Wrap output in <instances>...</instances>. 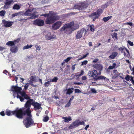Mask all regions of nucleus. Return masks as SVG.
Wrapping results in <instances>:
<instances>
[{
    "label": "nucleus",
    "mask_w": 134,
    "mask_h": 134,
    "mask_svg": "<svg viewBox=\"0 0 134 134\" xmlns=\"http://www.w3.org/2000/svg\"><path fill=\"white\" fill-rule=\"evenodd\" d=\"M79 27L78 25L75 24L74 21H72L64 24L59 31L61 32H64L66 34L70 35L74 30L78 29Z\"/></svg>",
    "instance_id": "nucleus-1"
},
{
    "label": "nucleus",
    "mask_w": 134,
    "mask_h": 134,
    "mask_svg": "<svg viewBox=\"0 0 134 134\" xmlns=\"http://www.w3.org/2000/svg\"><path fill=\"white\" fill-rule=\"evenodd\" d=\"M41 16L47 17L45 23L47 24H51L54 23L56 21L59 20V16L57 13L53 11L49 12V13L42 14Z\"/></svg>",
    "instance_id": "nucleus-2"
},
{
    "label": "nucleus",
    "mask_w": 134,
    "mask_h": 134,
    "mask_svg": "<svg viewBox=\"0 0 134 134\" xmlns=\"http://www.w3.org/2000/svg\"><path fill=\"white\" fill-rule=\"evenodd\" d=\"M34 101V99H30L26 102L24 107L19 109L23 119L26 115V114L31 113L30 108Z\"/></svg>",
    "instance_id": "nucleus-3"
},
{
    "label": "nucleus",
    "mask_w": 134,
    "mask_h": 134,
    "mask_svg": "<svg viewBox=\"0 0 134 134\" xmlns=\"http://www.w3.org/2000/svg\"><path fill=\"white\" fill-rule=\"evenodd\" d=\"M27 116L23 121V123L26 128H29L31 126L35 125L36 123H34V121L32 118L31 113L26 114Z\"/></svg>",
    "instance_id": "nucleus-4"
},
{
    "label": "nucleus",
    "mask_w": 134,
    "mask_h": 134,
    "mask_svg": "<svg viewBox=\"0 0 134 134\" xmlns=\"http://www.w3.org/2000/svg\"><path fill=\"white\" fill-rule=\"evenodd\" d=\"M5 113L6 115L8 116H9L13 115L19 119H23L19 109H16L13 111L9 110L7 109Z\"/></svg>",
    "instance_id": "nucleus-5"
},
{
    "label": "nucleus",
    "mask_w": 134,
    "mask_h": 134,
    "mask_svg": "<svg viewBox=\"0 0 134 134\" xmlns=\"http://www.w3.org/2000/svg\"><path fill=\"white\" fill-rule=\"evenodd\" d=\"M84 125V121L81 122L79 120H76L69 126V128L70 129H72L80 125Z\"/></svg>",
    "instance_id": "nucleus-6"
},
{
    "label": "nucleus",
    "mask_w": 134,
    "mask_h": 134,
    "mask_svg": "<svg viewBox=\"0 0 134 134\" xmlns=\"http://www.w3.org/2000/svg\"><path fill=\"white\" fill-rule=\"evenodd\" d=\"M62 24V22L60 21H57L52 26V28L53 30H56L60 27Z\"/></svg>",
    "instance_id": "nucleus-7"
},
{
    "label": "nucleus",
    "mask_w": 134,
    "mask_h": 134,
    "mask_svg": "<svg viewBox=\"0 0 134 134\" xmlns=\"http://www.w3.org/2000/svg\"><path fill=\"white\" fill-rule=\"evenodd\" d=\"M2 23L4 26L5 27H11L13 24L14 22L10 21H6L5 20H2Z\"/></svg>",
    "instance_id": "nucleus-8"
},
{
    "label": "nucleus",
    "mask_w": 134,
    "mask_h": 134,
    "mask_svg": "<svg viewBox=\"0 0 134 134\" xmlns=\"http://www.w3.org/2000/svg\"><path fill=\"white\" fill-rule=\"evenodd\" d=\"M32 105L34 107V109L35 110L40 109H41V110H42V108L41 107V104L35 102L34 100V101L32 102Z\"/></svg>",
    "instance_id": "nucleus-9"
},
{
    "label": "nucleus",
    "mask_w": 134,
    "mask_h": 134,
    "mask_svg": "<svg viewBox=\"0 0 134 134\" xmlns=\"http://www.w3.org/2000/svg\"><path fill=\"white\" fill-rule=\"evenodd\" d=\"M33 24L40 26H43L44 24V21L41 19H37L34 21Z\"/></svg>",
    "instance_id": "nucleus-10"
},
{
    "label": "nucleus",
    "mask_w": 134,
    "mask_h": 134,
    "mask_svg": "<svg viewBox=\"0 0 134 134\" xmlns=\"http://www.w3.org/2000/svg\"><path fill=\"white\" fill-rule=\"evenodd\" d=\"M20 39L18 38L13 41H9L6 43V45L9 47H12L18 43L19 42Z\"/></svg>",
    "instance_id": "nucleus-11"
},
{
    "label": "nucleus",
    "mask_w": 134,
    "mask_h": 134,
    "mask_svg": "<svg viewBox=\"0 0 134 134\" xmlns=\"http://www.w3.org/2000/svg\"><path fill=\"white\" fill-rule=\"evenodd\" d=\"M98 74L97 71L95 70L89 71L88 73V75L93 78L96 77Z\"/></svg>",
    "instance_id": "nucleus-12"
},
{
    "label": "nucleus",
    "mask_w": 134,
    "mask_h": 134,
    "mask_svg": "<svg viewBox=\"0 0 134 134\" xmlns=\"http://www.w3.org/2000/svg\"><path fill=\"white\" fill-rule=\"evenodd\" d=\"M5 1V5L3 7L4 8L6 9H8L11 4L14 2L13 0H6Z\"/></svg>",
    "instance_id": "nucleus-13"
},
{
    "label": "nucleus",
    "mask_w": 134,
    "mask_h": 134,
    "mask_svg": "<svg viewBox=\"0 0 134 134\" xmlns=\"http://www.w3.org/2000/svg\"><path fill=\"white\" fill-rule=\"evenodd\" d=\"M22 90L21 87H18L16 85L15 86H12L11 88V90L13 92H16L17 93H20Z\"/></svg>",
    "instance_id": "nucleus-14"
},
{
    "label": "nucleus",
    "mask_w": 134,
    "mask_h": 134,
    "mask_svg": "<svg viewBox=\"0 0 134 134\" xmlns=\"http://www.w3.org/2000/svg\"><path fill=\"white\" fill-rule=\"evenodd\" d=\"M84 7V3H80L75 4L74 6L75 9L79 10H82Z\"/></svg>",
    "instance_id": "nucleus-15"
},
{
    "label": "nucleus",
    "mask_w": 134,
    "mask_h": 134,
    "mask_svg": "<svg viewBox=\"0 0 134 134\" xmlns=\"http://www.w3.org/2000/svg\"><path fill=\"white\" fill-rule=\"evenodd\" d=\"M92 67L96 69L99 70L100 71L102 70L103 68V66L100 64L93 65Z\"/></svg>",
    "instance_id": "nucleus-16"
},
{
    "label": "nucleus",
    "mask_w": 134,
    "mask_h": 134,
    "mask_svg": "<svg viewBox=\"0 0 134 134\" xmlns=\"http://www.w3.org/2000/svg\"><path fill=\"white\" fill-rule=\"evenodd\" d=\"M99 16V15L97 14L96 12L93 13L90 15L91 17L93 19V20L94 21L96 19H97Z\"/></svg>",
    "instance_id": "nucleus-17"
},
{
    "label": "nucleus",
    "mask_w": 134,
    "mask_h": 134,
    "mask_svg": "<svg viewBox=\"0 0 134 134\" xmlns=\"http://www.w3.org/2000/svg\"><path fill=\"white\" fill-rule=\"evenodd\" d=\"M125 79L127 81H130L132 84L134 85V81L133 79V77L127 75L125 77Z\"/></svg>",
    "instance_id": "nucleus-18"
},
{
    "label": "nucleus",
    "mask_w": 134,
    "mask_h": 134,
    "mask_svg": "<svg viewBox=\"0 0 134 134\" xmlns=\"http://www.w3.org/2000/svg\"><path fill=\"white\" fill-rule=\"evenodd\" d=\"M10 50V51L12 53H16L18 51V48L17 46L14 45L11 47Z\"/></svg>",
    "instance_id": "nucleus-19"
},
{
    "label": "nucleus",
    "mask_w": 134,
    "mask_h": 134,
    "mask_svg": "<svg viewBox=\"0 0 134 134\" xmlns=\"http://www.w3.org/2000/svg\"><path fill=\"white\" fill-rule=\"evenodd\" d=\"M37 12H34L33 13H31V16L30 17L28 18V19H35L36 18H37L38 17V15H36V14L37 13Z\"/></svg>",
    "instance_id": "nucleus-20"
},
{
    "label": "nucleus",
    "mask_w": 134,
    "mask_h": 134,
    "mask_svg": "<svg viewBox=\"0 0 134 134\" xmlns=\"http://www.w3.org/2000/svg\"><path fill=\"white\" fill-rule=\"evenodd\" d=\"M83 33V31L81 30L78 31L76 36V38L78 39L81 38L82 36V35Z\"/></svg>",
    "instance_id": "nucleus-21"
},
{
    "label": "nucleus",
    "mask_w": 134,
    "mask_h": 134,
    "mask_svg": "<svg viewBox=\"0 0 134 134\" xmlns=\"http://www.w3.org/2000/svg\"><path fill=\"white\" fill-rule=\"evenodd\" d=\"M32 10L31 9H29L27 10L24 13V15L25 16H30L31 15Z\"/></svg>",
    "instance_id": "nucleus-22"
},
{
    "label": "nucleus",
    "mask_w": 134,
    "mask_h": 134,
    "mask_svg": "<svg viewBox=\"0 0 134 134\" xmlns=\"http://www.w3.org/2000/svg\"><path fill=\"white\" fill-rule=\"evenodd\" d=\"M113 73L114 74L112 77V78L113 79H115L116 77L119 76L120 74L116 70H114L113 71Z\"/></svg>",
    "instance_id": "nucleus-23"
},
{
    "label": "nucleus",
    "mask_w": 134,
    "mask_h": 134,
    "mask_svg": "<svg viewBox=\"0 0 134 134\" xmlns=\"http://www.w3.org/2000/svg\"><path fill=\"white\" fill-rule=\"evenodd\" d=\"M105 79L106 81H108L109 80V79L106 78L104 76H99L98 77H96L95 79H94V80H97L100 79Z\"/></svg>",
    "instance_id": "nucleus-24"
},
{
    "label": "nucleus",
    "mask_w": 134,
    "mask_h": 134,
    "mask_svg": "<svg viewBox=\"0 0 134 134\" xmlns=\"http://www.w3.org/2000/svg\"><path fill=\"white\" fill-rule=\"evenodd\" d=\"M83 70H82L80 73L78 72L75 74L74 76H76V79L78 80L79 77L81 76L83 74Z\"/></svg>",
    "instance_id": "nucleus-25"
},
{
    "label": "nucleus",
    "mask_w": 134,
    "mask_h": 134,
    "mask_svg": "<svg viewBox=\"0 0 134 134\" xmlns=\"http://www.w3.org/2000/svg\"><path fill=\"white\" fill-rule=\"evenodd\" d=\"M118 54V53L116 52H113L109 56V58L111 59H114L117 56Z\"/></svg>",
    "instance_id": "nucleus-26"
},
{
    "label": "nucleus",
    "mask_w": 134,
    "mask_h": 134,
    "mask_svg": "<svg viewBox=\"0 0 134 134\" xmlns=\"http://www.w3.org/2000/svg\"><path fill=\"white\" fill-rule=\"evenodd\" d=\"M63 119H64V122H68L72 120L71 117L70 116L68 117H63Z\"/></svg>",
    "instance_id": "nucleus-27"
},
{
    "label": "nucleus",
    "mask_w": 134,
    "mask_h": 134,
    "mask_svg": "<svg viewBox=\"0 0 134 134\" xmlns=\"http://www.w3.org/2000/svg\"><path fill=\"white\" fill-rule=\"evenodd\" d=\"M118 49L121 51L122 53L123 52H124L125 51V50L126 52L128 54H129V52L128 51V50L126 48L124 47H121L120 48H118Z\"/></svg>",
    "instance_id": "nucleus-28"
},
{
    "label": "nucleus",
    "mask_w": 134,
    "mask_h": 134,
    "mask_svg": "<svg viewBox=\"0 0 134 134\" xmlns=\"http://www.w3.org/2000/svg\"><path fill=\"white\" fill-rule=\"evenodd\" d=\"M74 90V88L73 87L71 88H69L67 90V92L66 93V94L70 95L73 92L72 90Z\"/></svg>",
    "instance_id": "nucleus-29"
},
{
    "label": "nucleus",
    "mask_w": 134,
    "mask_h": 134,
    "mask_svg": "<svg viewBox=\"0 0 134 134\" xmlns=\"http://www.w3.org/2000/svg\"><path fill=\"white\" fill-rule=\"evenodd\" d=\"M20 8V6L17 4H15L14 5L13 9L14 10H19Z\"/></svg>",
    "instance_id": "nucleus-30"
},
{
    "label": "nucleus",
    "mask_w": 134,
    "mask_h": 134,
    "mask_svg": "<svg viewBox=\"0 0 134 134\" xmlns=\"http://www.w3.org/2000/svg\"><path fill=\"white\" fill-rule=\"evenodd\" d=\"M112 17L111 16H109L107 17L104 18L102 20L104 22H106L109 19H110Z\"/></svg>",
    "instance_id": "nucleus-31"
},
{
    "label": "nucleus",
    "mask_w": 134,
    "mask_h": 134,
    "mask_svg": "<svg viewBox=\"0 0 134 134\" xmlns=\"http://www.w3.org/2000/svg\"><path fill=\"white\" fill-rule=\"evenodd\" d=\"M32 45L27 44L26 46H24L23 47V50H24L26 49H28L31 48V47H32Z\"/></svg>",
    "instance_id": "nucleus-32"
},
{
    "label": "nucleus",
    "mask_w": 134,
    "mask_h": 134,
    "mask_svg": "<svg viewBox=\"0 0 134 134\" xmlns=\"http://www.w3.org/2000/svg\"><path fill=\"white\" fill-rule=\"evenodd\" d=\"M49 119V118L48 116H45L43 117V121L44 122H47Z\"/></svg>",
    "instance_id": "nucleus-33"
},
{
    "label": "nucleus",
    "mask_w": 134,
    "mask_h": 134,
    "mask_svg": "<svg viewBox=\"0 0 134 134\" xmlns=\"http://www.w3.org/2000/svg\"><path fill=\"white\" fill-rule=\"evenodd\" d=\"M36 80V77L35 76H32L30 78V82H35Z\"/></svg>",
    "instance_id": "nucleus-34"
},
{
    "label": "nucleus",
    "mask_w": 134,
    "mask_h": 134,
    "mask_svg": "<svg viewBox=\"0 0 134 134\" xmlns=\"http://www.w3.org/2000/svg\"><path fill=\"white\" fill-rule=\"evenodd\" d=\"M58 79V78L57 77H53V79L50 81V82H57Z\"/></svg>",
    "instance_id": "nucleus-35"
},
{
    "label": "nucleus",
    "mask_w": 134,
    "mask_h": 134,
    "mask_svg": "<svg viewBox=\"0 0 134 134\" xmlns=\"http://www.w3.org/2000/svg\"><path fill=\"white\" fill-rule=\"evenodd\" d=\"M6 12L5 10H2L0 12V15L2 16H4Z\"/></svg>",
    "instance_id": "nucleus-36"
},
{
    "label": "nucleus",
    "mask_w": 134,
    "mask_h": 134,
    "mask_svg": "<svg viewBox=\"0 0 134 134\" xmlns=\"http://www.w3.org/2000/svg\"><path fill=\"white\" fill-rule=\"evenodd\" d=\"M96 12L97 14L99 15V16L100 14L102 12V10L101 9H98Z\"/></svg>",
    "instance_id": "nucleus-37"
},
{
    "label": "nucleus",
    "mask_w": 134,
    "mask_h": 134,
    "mask_svg": "<svg viewBox=\"0 0 134 134\" xmlns=\"http://www.w3.org/2000/svg\"><path fill=\"white\" fill-rule=\"evenodd\" d=\"M90 30L92 32H93L94 30V26L93 25H90Z\"/></svg>",
    "instance_id": "nucleus-38"
},
{
    "label": "nucleus",
    "mask_w": 134,
    "mask_h": 134,
    "mask_svg": "<svg viewBox=\"0 0 134 134\" xmlns=\"http://www.w3.org/2000/svg\"><path fill=\"white\" fill-rule=\"evenodd\" d=\"M23 97L25 99L29 100L30 99V97L27 94L25 95Z\"/></svg>",
    "instance_id": "nucleus-39"
},
{
    "label": "nucleus",
    "mask_w": 134,
    "mask_h": 134,
    "mask_svg": "<svg viewBox=\"0 0 134 134\" xmlns=\"http://www.w3.org/2000/svg\"><path fill=\"white\" fill-rule=\"evenodd\" d=\"M112 37L114 38H115L116 39H117L116 33L115 32L112 35Z\"/></svg>",
    "instance_id": "nucleus-40"
},
{
    "label": "nucleus",
    "mask_w": 134,
    "mask_h": 134,
    "mask_svg": "<svg viewBox=\"0 0 134 134\" xmlns=\"http://www.w3.org/2000/svg\"><path fill=\"white\" fill-rule=\"evenodd\" d=\"M28 20H29V19H28V18H27V19H25L24 18L23 19H19L18 20V21H20L21 22L23 21H25Z\"/></svg>",
    "instance_id": "nucleus-41"
},
{
    "label": "nucleus",
    "mask_w": 134,
    "mask_h": 134,
    "mask_svg": "<svg viewBox=\"0 0 134 134\" xmlns=\"http://www.w3.org/2000/svg\"><path fill=\"white\" fill-rule=\"evenodd\" d=\"M71 58V57H68L64 60V62L66 63H68Z\"/></svg>",
    "instance_id": "nucleus-42"
},
{
    "label": "nucleus",
    "mask_w": 134,
    "mask_h": 134,
    "mask_svg": "<svg viewBox=\"0 0 134 134\" xmlns=\"http://www.w3.org/2000/svg\"><path fill=\"white\" fill-rule=\"evenodd\" d=\"M20 93L22 97H24L25 96V95L26 94L25 92L24 91H23L21 92V91Z\"/></svg>",
    "instance_id": "nucleus-43"
},
{
    "label": "nucleus",
    "mask_w": 134,
    "mask_h": 134,
    "mask_svg": "<svg viewBox=\"0 0 134 134\" xmlns=\"http://www.w3.org/2000/svg\"><path fill=\"white\" fill-rule=\"evenodd\" d=\"M50 84L49 81H48L47 82H46V83L44 84V86L45 87H48L49 86V85Z\"/></svg>",
    "instance_id": "nucleus-44"
},
{
    "label": "nucleus",
    "mask_w": 134,
    "mask_h": 134,
    "mask_svg": "<svg viewBox=\"0 0 134 134\" xmlns=\"http://www.w3.org/2000/svg\"><path fill=\"white\" fill-rule=\"evenodd\" d=\"M91 91L92 93H97L96 90L94 88H91Z\"/></svg>",
    "instance_id": "nucleus-45"
},
{
    "label": "nucleus",
    "mask_w": 134,
    "mask_h": 134,
    "mask_svg": "<svg viewBox=\"0 0 134 134\" xmlns=\"http://www.w3.org/2000/svg\"><path fill=\"white\" fill-rule=\"evenodd\" d=\"M20 14L19 13H14L12 14V16L13 17H14Z\"/></svg>",
    "instance_id": "nucleus-46"
},
{
    "label": "nucleus",
    "mask_w": 134,
    "mask_h": 134,
    "mask_svg": "<svg viewBox=\"0 0 134 134\" xmlns=\"http://www.w3.org/2000/svg\"><path fill=\"white\" fill-rule=\"evenodd\" d=\"M33 57V55H31L29 56H27L26 57V59H32Z\"/></svg>",
    "instance_id": "nucleus-47"
},
{
    "label": "nucleus",
    "mask_w": 134,
    "mask_h": 134,
    "mask_svg": "<svg viewBox=\"0 0 134 134\" xmlns=\"http://www.w3.org/2000/svg\"><path fill=\"white\" fill-rule=\"evenodd\" d=\"M75 93H80L81 92V91L79 89H76L75 90Z\"/></svg>",
    "instance_id": "nucleus-48"
},
{
    "label": "nucleus",
    "mask_w": 134,
    "mask_h": 134,
    "mask_svg": "<svg viewBox=\"0 0 134 134\" xmlns=\"http://www.w3.org/2000/svg\"><path fill=\"white\" fill-rule=\"evenodd\" d=\"M127 43L130 44V46H133V42H131L130 41H127Z\"/></svg>",
    "instance_id": "nucleus-49"
},
{
    "label": "nucleus",
    "mask_w": 134,
    "mask_h": 134,
    "mask_svg": "<svg viewBox=\"0 0 134 134\" xmlns=\"http://www.w3.org/2000/svg\"><path fill=\"white\" fill-rule=\"evenodd\" d=\"M35 47L36 48V49L37 50L40 51L41 49V48L39 46L37 45H36Z\"/></svg>",
    "instance_id": "nucleus-50"
},
{
    "label": "nucleus",
    "mask_w": 134,
    "mask_h": 134,
    "mask_svg": "<svg viewBox=\"0 0 134 134\" xmlns=\"http://www.w3.org/2000/svg\"><path fill=\"white\" fill-rule=\"evenodd\" d=\"M71 102L69 101L67 104L65 105V107H68L70 106L71 105Z\"/></svg>",
    "instance_id": "nucleus-51"
},
{
    "label": "nucleus",
    "mask_w": 134,
    "mask_h": 134,
    "mask_svg": "<svg viewBox=\"0 0 134 134\" xmlns=\"http://www.w3.org/2000/svg\"><path fill=\"white\" fill-rule=\"evenodd\" d=\"M41 112V110H38L37 111V113H36V115L37 116H39V114Z\"/></svg>",
    "instance_id": "nucleus-52"
},
{
    "label": "nucleus",
    "mask_w": 134,
    "mask_h": 134,
    "mask_svg": "<svg viewBox=\"0 0 134 134\" xmlns=\"http://www.w3.org/2000/svg\"><path fill=\"white\" fill-rule=\"evenodd\" d=\"M0 115L2 116H4L5 115V114L4 113V111H2L0 113Z\"/></svg>",
    "instance_id": "nucleus-53"
},
{
    "label": "nucleus",
    "mask_w": 134,
    "mask_h": 134,
    "mask_svg": "<svg viewBox=\"0 0 134 134\" xmlns=\"http://www.w3.org/2000/svg\"><path fill=\"white\" fill-rule=\"evenodd\" d=\"M29 86V85L27 84H26L24 86V89L25 90H27Z\"/></svg>",
    "instance_id": "nucleus-54"
},
{
    "label": "nucleus",
    "mask_w": 134,
    "mask_h": 134,
    "mask_svg": "<svg viewBox=\"0 0 134 134\" xmlns=\"http://www.w3.org/2000/svg\"><path fill=\"white\" fill-rule=\"evenodd\" d=\"M5 49V48L4 47H2L0 46V51H2L4 49Z\"/></svg>",
    "instance_id": "nucleus-55"
},
{
    "label": "nucleus",
    "mask_w": 134,
    "mask_h": 134,
    "mask_svg": "<svg viewBox=\"0 0 134 134\" xmlns=\"http://www.w3.org/2000/svg\"><path fill=\"white\" fill-rule=\"evenodd\" d=\"M73 84H75L78 85H79L81 84V83L80 82H73Z\"/></svg>",
    "instance_id": "nucleus-56"
},
{
    "label": "nucleus",
    "mask_w": 134,
    "mask_h": 134,
    "mask_svg": "<svg viewBox=\"0 0 134 134\" xmlns=\"http://www.w3.org/2000/svg\"><path fill=\"white\" fill-rule=\"evenodd\" d=\"M76 64H74L72 67V70L74 71L75 69V65Z\"/></svg>",
    "instance_id": "nucleus-57"
},
{
    "label": "nucleus",
    "mask_w": 134,
    "mask_h": 134,
    "mask_svg": "<svg viewBox=\"0 0 134 134\" xmlns=\"http://www.w3.org/2000/svg\"><path fill=\"white\" fill-rule=\"evenodd\" d=\"M125 24H127L130 26H131L132 25V23L128 22L125 23Z\"/></svg>",
    "instance_id": "nucleus-58"
},
{
    "label": "nucleus",
    "mask_w": 134,
    "mask_h": 134,
    "mask_svg": "<svg viewBox=\"0 0 134 134\" xmlns=\"http://www.w3.org/2000/svg\"><path fill=\"white\" fill-rule=\"evenodd\" d=\"M114 68L112 66H110L109 68H108V69H113Z\"/></svg>",
    "instance_id": "nucleus-59"
},
{
    "label": "nucleus",
    "mask_w": 134,
    "mask_h": 134,
    "mask_svg": "<svg viewBox=\"0 0 134 134\" xmlns=\"http://www.w3.org/2000/svg\"><path fill=\"white\" fill-rule=\"evenodd\" d=\"M20 100L21 102H23L24 100V98H23L22 97H21L20 99Z\"/></svg>",
    "instance_id": "nucleus-60"
},
{
    "label": "nucleus",
    "mask_w": 134,
    "mask_h": 134,
    "mask_svg": "<svg viewBox=\"0 0 134 134\" xmlns=\"http://www.w3.org/2000/svg\"><path fill=\"white\" fill-rule=\"evenodd\" d=\"M98 59H95L93 61V62L96 63L98 61Z\"/></svg>",
    "instance_id": "nucleus-61"
},
{
    "label": "nucleus",
    "mask_w": 134,
    "mask_h": 134,
    "mask_svg": "<svg viewBox=\"0 0 134 134\" xmlns=\"http://www.w3.org/2000/svg\"><path fill=\"white\" fill-rule=\"evenodd\" d=\"M89 125H87L86 126L85 128H84V129L86 130H87V129L89 127Z\"/></svg>",
    "instance_id": "nucleus-62"
},
{
    "label": "nucleus",
    "mask_w": 134,
    "mask_h": 134,
    "mask_svg": "<svg viewBox=\"0 0 134 134\" xmlns=\"http://www.w3.org/2000/svg\"><path fill=\"white\" fill-rule=\"evenodd\" d=\"M74 98V96H72L70 98V100H69V101L71 102V101H72L73 100Z\"/></svg>",
    "instance_id": "nucleus-63"
},
{
    "label": "nucleus",
    "mask_w": 134,
    "mask_h": 134,
    "mask_svg": "<svg viewBox=\"0 0 134 134\" xmlns=\"http://www.w3.org/2000/svg\"><path fill=\"white\" fill-rule=\"evenodd\" d=\"M17 94V98H18L20 99V98H21V96H20L19 95L18 93Z\"/></svg>",
    "instance_id": "nucleus-64"
}]
</instances>
